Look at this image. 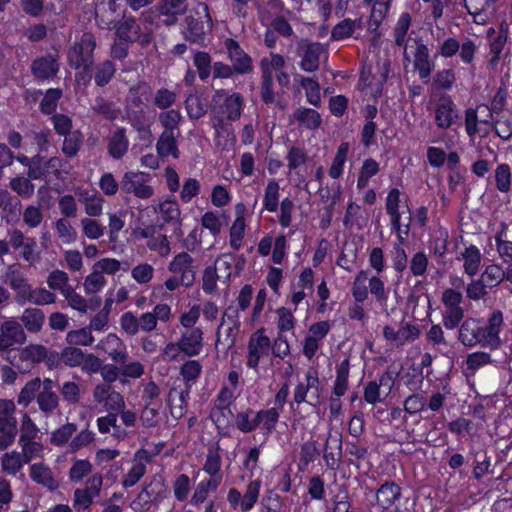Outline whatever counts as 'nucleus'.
Here are the masks:
<instances>
[{"mask_svg":"<svg viewBox=\"0 0 512 512\" xmlns=\"http://www.w3.org/2000/svg\"><path fill=\"white\" fill-rule=\"evenodd\" d=\"M244 213H245V205L243 203H238L235 206V214L236 218L230 228V240L229 244L231 248L234 250H239L242 245V240L244 238V232H245V219H244Z\"/></svg>","mask_w":512,"mask_h":512,"instance_id":"cd10ccee","label":"nucleus"},{"mask_svg":"<svg viewBox=\"0 0 512 512\" xmlns=\"http://www.w3.org/2000/svg\"><path fill=\"white\" fill-rule=\"evenodd\" d=\"M183 120V116L177 109L163 110L158 115V121L163 128L162 132H181L180 123Z\"/></svg>","mask_w":512,"mask_h":512,"instance_id":"a19ab883","label":"nucleus"},{"mask_svg":"<svg viewBox=\"0 0 512 512\" xmlns=\"http://www.w3.org/2000/svg\"><path fill=\"white\" fill-rule=\"evenodd\" d=\"M293 117L301 126L310 130L317 129L322 122L320 114L311 108L299 107L295 110Z\"/></svg>","mask_w":512,"mask_h":512,"instance_id":"ea45409f","label":"nucleus"},{"mask_svg":"<svg viewBox=\"0 0 512 512\" xmlns=\"http://www.w3.org/2000/svg\"><path fill=\"white\" fill-rule=\"evenodd\" d=\"M66 162L60 157L45 158L40 155L34 156V162L27 176L32 180H41L46 184L51 183L54 179L62 178V172L68 173L64 169Z\"/></svg>","mask_w":512,"mask_h":512,"instance_id":"20e7f679","label":"nucleus"},{"mask_svg":"<svg viewBox=\"0 0 512 512\" xmlns=\"http://www.w3.org/2000/svg\"><path fill=\"white\" fill-rule=\"evenodd\" d=\"M234 263L235 257L233 254L224 253L220 255L215 261V266L212 267L218 274V279L228 280L232 274Z\"/></svg>","mask_w":512,"mask_h":512,"instance_id":"680f3d73","label":"nucleus"},{"mask_svg":"<svg viewBox=\"0 0 512 512\" xmlns=\"http://www.w3.org/2000/svg\"><path fill=\"white\" fill-rule=\"evenodd\" d=\"M258 416L262 420V430L265 435H270L276 428L279 421L280 411L276 407L262 409L258 411Z\"/></svg>","mask_w":512,"mask_h":512,"instance_id":"0e129e2a","label":"nucleus"},{"mask_svg":"<svg viewBox=\"0 0 512 512\" xmlns=\"http://www.w3.org/2000/svg\"><path fill=\"white\" fill-rule=\"evenodd\" d=\"M507 88L505 84H502L496 91L489 105H482L484 110L487 111V119H482L481 122L486 125H490L492 122L493 114H499L506 106L507 102Z\"/></svg>","mask_w":512,"mask_h":512,"instance_id":"72a5a7b5","label":"nucleus"},{"mask_svg":"<svg viewBox=\"0 0 512 512\" xmlns=\"http://www.w3.org/2000/svg\"><path fill=\"white\" fill-rule=\"evenodd\" d=\"M181 136V132H161L157 143V153L161 157L172 156L173 158H179V149L177 139Z\"/></svg>","mask_w":512,"mask_h":512,"instance_id":"7c9ffc66","label":"nucleus"},{"mask_svg":"<svg viewBox=\"0 0 512 512\" xmlns=\"http://www.w3.org/2000/svg\"><path fill=\"white\" fill-rule=\"evenodd\" d=\"M379 164L373 158L366 159L362 167L360 169L358 179H357V187L359 189H363L368 185L369 179L375 176L379 172Z\"/></svg>","mask_w":512,"mask_h":512,"instance_id":"e2e57ef3","label":"nucleus"},{"mask_svg":"<svg viewBox=\"0 0 512 512\" xmlns=\"http://www.w3.org/2000/svg\"><path fill=\"white\" fill-rule=\"evenodd\" d=\"M325 53V48L320 43H300L297 49V55L301 58L299 66L308 73L318 70L320 58Z\"/></svg>","mask_w":512,"mask_h":512,"instance_id":"f3484780","label":"nucleus"},{"mask_svg":"<svg viewBox=\"0 0 512 512\" xmlns=\"http://www.w3.org/2000/svg\"><path fill=\"white\" fill-rule=\"evenodd\" d=\"M116 34L120 40L138 42L142 46L152 41L151 24L147 25L142 18L138 22L134 17H125L117 26Z\"/></svg>","mask_w":512,"mask_h":512,"instance_id":"423d86ee","label":"nucleus"},{"mask_svg":"<svg viewBox=\"0 0 512 512\" xmlns=\"http://www.w3.org/2000/svg\"><path fill=\"white\" fill-rule=\"evenodd\" d=\"M96 47L95 36L91 33H84L68 52V60L72 67L90 68L93 63V52Z\"/></svg>","mask_w":512,"mask_h":512,"instance_id":"6e6552de","label":"nucleus"},{"mask_svg":"<svg viewBox=\"0 0 512 512\" xmlns=\"http://www.w3.org/2000/svg\"><path fill=\"white\" fill-rule=\"evenodd\" d=\"M280 186L275 180H270L265 188L263 207L269 212H276L279 205Z\"/></svg>","mask_w":512,"mask_h":512,"instance_id":"4d7b16f0","label":"nucleus"},{"mask_svg":"<svg viewBox=\"0 0 512 512\" xmlns=\"http://www.w3.org/2000/svg\"><path fill=\"white\" fill-rule=\"evenodd\" d=\"M385 339L395 341L398 344H404L408 339H415L418 336V330L414 326L406 325L398 330L391 326H385L383 329Z\"/></svg>","mask_w":512,"mask_h":512,"instance_id":"c03bdc74","label":"nucleus"},{"mask_svg":"<svg viewBox=\"0 0 512 512\" xmlns=\"http://www.w3.org/2000/svg\"><path fill=\"white\" fill-rule=\"evenodd\" d=\"M166 487L162 480L150 482L145 486L137 497L131 502L130 507L135 512L148 511L153 503L159 502L166 497Z\"/></svg>","mask_w":512,"mask_h":512,"instance_id":"f8f14e48","label":"nucleus"},{"mask_svg":"<svg viewBox=\"0 0 512 512\" xmlns=\"http://www.w3.org/2000/svg\"><path fill=\"white\" fill-rule=\"evenodd\" d=\"M222 457L219 454L218 447H210L208 449L203 470L210 475L209 479H217L218 483H222L223 475L221 473Z\"/></svg>","mask_w":512,"mask_h":512,"instance_id":"c9c22d12","label":"nucleus"},{"mask_svg":"<svg viewBox=\"0 0 512 512\" xmlns=\"http://www.w3.org/2000/svg\"><path fill=\"white\" fill-rule=\"evenodd\" d=\"M360 27V20H352L350 18H346L333 27L331 31V39L340 41L349 38L352 36L354 31Z\"/></svg>","mask_w":512,"mask_h":512,"instance_id":"8fccbe9b","label":"nucleus"},{"mask_svg":"<svg viewBox=\"0 0 512 512\" xmlns=\"http://www.w3.org/2000/svg\"><path fill=\"white\" fill-rule=\"evenodd\" d=\"M96 349L108 354L111 360L116 364L126 362L129 358L126 345L113 333L102 338L96 345Z\"/></svg>","mask_w":512,"mask_h":512,"instance_id":"412c9836","label":"nucleus"},{"mask_svg":"<svg viewBox=\"0 0 512 512\" xmlns=\"http://www.w3.org/2000/svg\"><path fill=\"white\" fill-rule=\"evenodd\" d=\"M115 72L116 68L114 64L109 60L96 65L94 74L95 83L100 87L107 85L114 76Z\"/></svg>","mask_w":512,"mask_h":512,"instance_id":"338daca9","label":"nucleus"},{"mask_svg":"<svg viewBox=\"0 0 512 512\" xmlns=\"http://www.w3.org/2000/svg\"><path fill=\"white\" fill-rule=\"evenodd\" d=\"M351 293L358 303L366 301L370 293L381 305L386 304L389 296V290L386 288L384 281L378 275L369 277L367 270H361L356 274Z\"/></svg>","mask_w":512,"mask_h":512,"instance_id":"f03ea898","label":"nucleus"},{"mask_svg":"<svg viewBox=\"0 0 512 512\" xmlns=\"http://www.w3.org/2000/svg\"><path fill=\"white\" fill-rule=\"evenodd\" d=\"M151 175L141 171H127L120 180L121 191L136 198L147 200L154 195L150 185Z\"/></svg>","mask_w":512,"mask_h":512,"instance_id":"0eeeda50","label":"nucleus"},{"mask_svg":"<svg viewBox=\"0 0 512 512\" xmlns=\"http://www.w3.org/2000/svg\"><path fill=\"white\" fill-rule=\"evenodd\" d=\"M411 25V16L409 13H402L394 28V41L399 47L404 46L403 58L404 61L410 62L409 45L407 44V34Z\"/></svg>","mask_w":512,"mask_h":512,"instance_id":"c756f323","label":"nucleus"},{"mask_svg":"<svg viewBox=\"0 0 512 512\" xmlns=\"http://www.w3.org/2000/svg\"><path fill=\"white\" fill-rule=\"evenodd\" d=\"M56 295L46 288H32L30 286L24 298V304L29 302L33 305L44 306L56 302Z\"/></svg>","mask_w":512,"mask_h":512,"instance_id":"a18cd8bd","label":"nucleus"},{"mask_svg":"<svg viewBox=\"0 0 512 512\" xmlns=\"http://www.w3.org/2000/svg\"><path fill=\"white\" fill-rule=\"evenodd\" d=\"M293 400L297 405L307 403L315 407L319 404L320 380L317 371L309 370L305 375V382L296 385Z\"/></svg>","mask_w":512,"mask_h":512,"instance_id":"9d476101","label":"nucleus"},{"mask_svg":"<svg viewBox=\"0 0 512 512\" xmlns=\"http://www.w3.org/2000/svg\"><path fill=\"white\" fill-rule=\"evenodd\" d=\"M233 417L230 406L214 403L210 412V418L217 427H227Z\"/></svg>","mask_w":512,"mask_h":512,"instance_id":"052dcab7","label":"nucleus"},{"mask_svg":"<svg viewBox=\"0 0 512 512\" xmlns=\"http://www.w3.org/2000/svg\"><path fill=\"white\" fill-rule=\"evenodd\" d=\"M26 340L23 326L15 319H8L0 324V352H5L15 345H22Z\"/></svg>","mask_w":512,"mask_h":512,"instance_id":"4468645a","label":"nucleus"},{"mask_svg":"<svg viewBox=\"0 0 512 512\" xmlns=\"http://www.w3.org/2000/svg\"><path fill=\"white\" fill-rule=\"evenodd\" d=\"M401 497V488L394 482L383 483L376 491V506L385 511Z\"/></svg>","mask_w":512,"mask_h":512,"instance_id":"393cba45","label":"nucleus"},{"mask_svg":"<svg viewBox=\"0 0 512 512\" xmlns=\"http://www.w3.org/2000/svg\"><path fill=\"white\" fill-rule=\"evenodd\" d=\"M294 81L299 83L305 90L308 103L318 107L321 103L320 85L318 81L314 78L305 77L300 74H296L294 76Z\"/></svg>","mask_w":512,"mask_h":512,"instance_id":"f704fd0d","label":"nucleus"},{"mask_svg":"<svg viewBox=\"0 0 512 512\" xmlns=\"http://www.w3.org/2000/svg\"><path fill=\"white\" fill-rule=\"evenodd\" d=\"M456 81L454 69H443L437 71L432 78V87L437 90L449 91Z\"/></svg>","mask_w":512,"mask_h":512,"instance_id":"5fc2aeb1","label":"nucleus"},{"mask_svg":"<svg viewBox=\"0 0 512 512\" xmlns=\"http://www.w3.org/2000/svg\"><path fill=\"white\" fill-rule=\"evenodd\" d=\"M47 349L40 344H30L20 350L19 356L23 361L37 364L46 359Z\"/></svg>","mask_w":512,"mask_h":512,"instance_id":"6e6d98bb","label":"nucleus"},{"mask_svg":"<svg viewBox=\"0 0 512 512\" xmlns=\"http://www.w3.org/2000/svg\"><path fill=\"white\" fill-rule=\"evenodd\" d=\"M162 225H145L134 229L137 239H145L147 248L160 258H167L171 253V245L166 234L162 233Z\"/></svg>","mask_w":512,"mask_h":512,"instance_id":"39448f33","label":"nucleus"},{"mask_svg":"<svg viewBox=\"0 0 512 512\" xmlns=\"http://www.w3.org/2000/svg\"><path fill=\"white\" fill-rule=\"evenodd\" d=\"M271 349V340L264 334V329L255 331L248 341L246 365L257 371L260 360L267 357Z\"/></svg>","mask_w":512,"mask_h":512,"instance_id":"9b49d317","label":"nucleus"},{"mask_svg":"<svg viewBox=\"0 0 512 512\" xmlns=\"http://www.w3.org/2000/svg\"><path fill=\"white\" fill-rule=\"evenodd\" d=\"M76 431L77 425L75 423H66L51 433L50 442L54 446L61 447L69 442Z\"/></svg>","mask_w":512,"mask_h":512,"instance_id":"13d9d810","label":"nucleus"},{"mask_svg":"<svg viewBox=\"0 0 512 512\" xmlns=\"http://www.w3.org/2000/svg\"><path fill=\"white\" fill-rule=\"evenodd\" d=\"M18 444L20 447L19 453L24 458L27 464L31 463L36 458H41L44 446L34 440H24V439H18Z\"/></svg>","mask_w":512,"mask_h":512,"instance_id":"09e8293b","label":"nucleus"},{"mask_svg":"<svg viewBox=\"0 0 512 512\" xmlns=\"http://www.w3.org/2000/svg\"><path fill=\"white\" fill-rule=\"evenodd\" d=\"M85 353L77 347H65L60 353V361L69 368L80 367Z\"/></svg>","mask_w":512,"mask_h":512,"instance_id":"774afa93","label":"nucleus"},{"mask_svg":"<svg viewBox=\"0 0 512 512\" xmlns=\"http://www.w3.org/2000/svg\"><path fill=\"white\" fill-rule=\"evenodd\" d=\"M184 104L187 114L191 119H200L206 114V103L198 94H188Z\"/></svg>","mask_w":512,"mask_h":512,"instance_id":"603ef678","label":"nucleus"},{"mask_svg":"<svg viewBox=\"0 0 512 512\" xmlns=\"http://www.w3.org/2000/svg\"><path fill=\"white\" fill-rule=\"evenodd\" d=\"M213 100L223 103L220 105V111L229 121H237L240 119L244 107V98L238 92L229 93L224 89L216 90Z\"/></svg>","mask_w":512,"mask_h":512,"instance_id":"2eb2a0df","label":"nucleus"},{"mask_svg":"<svg viewBox=\"0 0 512 512\" xmlns=\"http://www.w3.org/2000/svg\"><path fill=\"white\" fill-rule=\"evenodd\" d=\"M59 70V64L55 57L46 55L32 62L31 71L39 79L52 78Z\"/></svg>","mask_w":512,"mask_h":512,"instance_id":"c85d7f7f","label":"nucleus"},{"mask_svg":"<svg viewBox=\"0 0 512 512\" xmlns=\"http://www.w3.org/2000/svg\"><path fill=\"white\" fill-rule=\"evenodd\" d=\"M460 258L464 261L463 268L465 273L469 276L476 275L481 264L480 250L476 246L470 245L460 253Z\"/></svg>","mask_w":512,"mask_h":512,"instance_id":"58836bf2","label":"nucleus"},{"mask_svg":"<svg viewBox=\"0 0 512 512\" xmlns=\"http://www.w3.org/2000/svg\"><path fill=\"white\" fill-rule=\"evenodd\" d=\"M56 382L51 378L39 377L30 379L21 388L17 395V404L27 408L33 401L37 403L39 411L49 417L60 406V396L56 391Z\"/></svg>","mask_w":512,"mask_h":512,"instance_id":"f257e3e1","label":"nucleus"},{"mask_svg":"<svg viewBox=\"0 0 512 512\" xmlns=\"http://www.w3.org/2000/svg\"><path fill=\"white\" fill-rule=\"evenodd\" d=\"M79 201L84 204L85 213L90 217H98L102 214L104 199L97 194L83 191L78 194Z\"/></svg>","mask_w":512,"mask_h":512,"instance_id":"79ce46f5","label":"nucleus"},{"mask_svg":"<svg viewBox=\"0 0 512 512\" xmlns=\"http://www.w3.org/2000/svg\"><path fill=\"white\" fill-rule=\"evenodd\" d=\"M60 400L62 399L69 406H76L82 398V388L75 381L68 380L58 385Z\"/></svg>","mask_w":512,"mask_h":512,"instance_id":"4c0bfd02","label":"nucleus"},{"mask_svg":"<svg viewBox=\"0 0 512 512\" xmlns=\"http://www.w3.org/2000/svg\"><path fill=\"white\" fill-rule=\"evenodd\" d=\"M194 16L186 18V28L183 31L185 40L191 43L202 44L204 42L205 34L213 27V20L210 15L209 7L204 2H199L195 8Z\"/></svg>","mask_w":512,"mask_h":512,"instance_id":"7ed1b4c3","label":"nucleus"},{"mask_svg":"<svg viewBox=\"0 0 512 512\" xmlns=\"http://www.w3.org/2000/svg\"><path fill=\"white\" fill-rule=\"evenodd\" d=\"M26 464L18 450L5 452L0 457L2 472L9 476H17L18 474L23 476L22 471Z\"/></svg>","mask_w":512,"mask_h":512,"instance_id":"2f4dec72","label":"nucleus"},{"mask_svg":"<svg viewBox=\"0 0 512 512\" xmlns=\"http://www.w3.org/2000/svg\"><path fill=\"white\" fill-rule=\"evenodd\" d=\"M261 488L259 479L250 481L246 487L244 495L241 496V511L248 512L257 503Z\"/></svg>","mask_w":512,"mask_h":512,"instance_id":"3c124183","label":"nucleus"},{"mask_svg":"<svg viewBox=\"0 0 512 512\" xmlns=\"http://www.w3.org/2000/svg\"><path fill=\"white\" fill-rule=\"evenodd\" d=\"M509 27L508 24L503 21L499 25L497 35L490 40L489 49L492 54V58L490 59L491 65H496L500 59V55L504 49V46L508 39Z\"/></svg>","mask_w":512,"mask_h":512,"instance_id":"e433bc0d","label":"nucleus"},{"mask_svg":"<svg viewBox=\"0 0 512 512\" xmlns=\"http://www.w3.org/2000/svg\"><path fill=\"white\" fill-rule=\"evenodd\" d=\"M94 337L90 331V328H81L77 330H71L66 335V342L70 346H90L94 342Z\"/></svg>","mask_w":512,"mask_h":512,"instance_id":"bf43d9fd","label":"nucleus"},{"mask_svg":"<svg viewBox=\"0 0 512 512\" xmlns=\"http://www.w3.org/2000/svg\"><path fill=\"white\" fill-rule=\"evenodd\" d=\"M158 10L160 15L166 17L164 24L171 26L178 21V16L186 12L187 2L186 0H162L159 3Z\"/></svg>","mask_w":512,"mask_h":512,"instance_id":"a878e982","label":"nucleus"},{"mask_svg":"<svg viewBox=\"0 0 512 512\" xmlns=\"http://www.w3.org/2000/svg\"><path fill=\"white\" fill-rule=\"evenodd\" d=\"M168 271L181 277L185 287H190L196 276L194 259L187 252L176 254L168 264Z\"/></svg>","mask_w":512,"mask_h":512,"instance_id":"dca6fc26","label":"nucleus"},{"mask_svg":"<svg viewBox=\"0 0 512 512\" xmlns=\"http://www.w3.org/2000/svg\"><path fill=\"white\" fill-rule=\"evenodd\" d=\"M481 322L477 318L468 317L460 325L458 341L465 347L481 345Z\"/></svg>","mask_w":512,"mask_h":512,"instance_id":"5701e85b","label":"nucleus"},{"mask_svg":"<svg viewBox=\"0 0 512 512\" xmlns=\"http://www.w3.org/2000/svg\"><path fill=\"white\" fill-rule=\"evenodd\" d=\"M180 375L183 378L184 385L193 386L202 373V364L199 360H187L180 367Z\"/></svg>","mask_w":512,"mask_h":512,"instance_id":"de8ad7c7","label":"nucleus"},{"mask_svg":"<svg viewBox=\"0 0 512 512\" xmlns=\"http://www.w3.org/2000/svg\"><path fill=\"white\" fill-rule=\"evenodd\" d=\"M21 325L29 333H39L45 323V314L39 308H26L20 316Z\"/></svg>","mask_w":512,"mask_h":512,"instance_id":"473e14b6","label":"nucleus"},{"mask_svg":"<svg viewBox=\"0 0 512 512\" xmlns=\"http://www.w3.org/2000/svg\"><path fill=\"white\" fill-rule=\"evenodd\" d=\"M459 113L456 104L449 96L440 98L435 105L434 120L440 129H449L457 122Z\"/></svg>","mask_w":512,"mask_h":512,"instance_id":"aec40b11","label":"nucleus"},{"mask_svg":"<svg viewBox=\"0 0 512 512\" xmlns=\"http://www.w3.org/2000/svg\"><path fill=\"white\" fill-rule=\"evenodd\" d=\"M30 479L49 491H55L60 486L58 475L44 462H36L29 466Z\"/></svg>","mask_w":512,"mask_h":512,"instance_id":"6ab92c4d","label":"nucleus"},{"mask_svg":"<svg viewBox=\"0 0 512 512\" xmlns=\"http://www.w3.org/2000/svg\"><path fill=\"white\" fill-rule=\"evenodd\" d=\"M285 11L282 0H267L263 6L257 7L259 19L262 23H268Z\"/></svg>","mask_w":512,"mask_h":512,"instance_id":"49530a36","label":"nucleus"},{"mask_svg":"<svg viewBox=\"0 0 512 512\" xmlns=\"http://www.w3.org/2000/svg\"><path fill=\"white\" fill-rule=\"evenodd\" d=\"M220 486L217 479H205L200 481L192 495L191 503L194 505H198L203 503L207 497L209 492L216 491Z\"/></svg>","mask_w":512,"mask_h":512,"instance_id":"864d4df0","label":"nucleus"},{"mask_svg":"<svg viewBox=\"0 0 512 512\" xmlns=\"http://www.w3.org/2000/svg\"><path fill=\"white\" fill-rule=\"evenodd\" d=\"M239 331L237 328L219 325L216 331L215 348H221L225 352L229 351L235 346Z\"/></svg>","mask_w":512,"mask_h":512,"instance_id":"37998d69","label":"nucleus"},{"mask_svg":"<svg viewBox=\"0 0 512 512\" xmlns=\"http://www.w3.org/2000/svg\"><path fill=\"white\" fill-rule=\"evenodd\" d=\"M129 140L126 136V129L117 128L107 139V149L109 155L118 160L128 151Z\"/></svg>","mask_w":512,"mask_h":512,"instance_id":"bb28decb","label":"nucleus"},{"mask_svg":"<svg viewBox=\"0 0 512 512\" xmlns=\"http://www.w3.org/2000/svg\"><path fill=\"white\" fill-rule=\"evenodd\" d=\"M5 282L10 286V288L16 292L15 300L18 304H24V298L26 293L30 288V284L28 283L24 274L14 268L10 267L5 275Z\"/></svg>","mask_w":512,"mask_h":512,"instance_id":"b1692460","label":"nucleus"},{"mask_svg":"<svg viewBox=\"0 0 512 512\" xmlns=\"http://www.w3.org/2000/svg\"><path fill=\"white\" fill-rule=\"evenodd\" d=\"M408 40L412 41L414 44L409 47V55L410 60L412 59L413 69L418 73L419 78L426 82L435 68L434 61L430 56V50L421 38H409Z\"/></svg>","mask_w":512,"mask_h":512,"instance_id":"1a4fd4ad","label":"nucleus"},{"mask_svg":"<svg viewBox=\"0 0 512 512\" xmlns=\"http://www.w3.org/2000/svg\"><path fill=\"white\" fill-rule=\"evenodd\" d=\"M224 47L227 50L228 58L236 74L245 75L253 71L251 57L244 52L237 41L232 38H227L224 41Z\"/></svg>","mask_w":512,"mask_h":512,"instance_id":"a211bd4d","label":"nucleus"},{"mask_svg":"<svg viewBox=\"0 0 512 512\" xmlns=\"http://www.w3.org/2000/svg\"><path fill=\"white\" fill-rule=\"evenodd\" d=\"M504 319L501 311L497 310L492 312L485 326L481 325V346L497 350L501 346L500 332L503 326Z\"/></svg>","mask_w":512,"mask_h":512,"instance_id":"ddd939ff","label":"nucleus"},{"mask_svg":"<svg viewBox=\"0 0 512 512\" xmlns=\"http://www.w3.org/2000/svg\"><path fill=\"white\" fill-rule=\"evenodd\" d=\"M491 362L492 358L489 353L484 351L473 352L466 358V371L470 374H474L478 369L490 364Z\"/></svg>","mask_w":512,"mask_h":512,"instance_id":"69168bd1","label":"nucleus"},{"mask_svg":"<svg viewBox=\"0 0 512 512\" xmlns=\"http://www.w3.org/2000/svg\"><path fill=\"white\" fill-rule=\"evenodd\" d=\"M178 342L185 356H198L204 347L203 330L200 327L188 329L182 332Z\"/></svg>","mask_w":512,"mask_h":512,"instance_id":"4be33fe9","label":"nucleus"}]
</instances>
